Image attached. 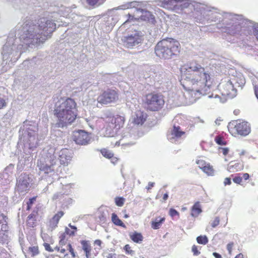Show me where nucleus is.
Returning a JSON list of instances; mask_svg holds the SVG:
<instances>
[{
	"label": "nucleus",
	"instance_id": "obj_1",
	"mask_svg": "<svg viewBox=\"0 0 258 258\" xmlns=\"http://www.w3.org/2000/svg\"><path fill=\"white\" fill-rule=\"evenodd\" d=\"M56 24L49 17L40 18L37 21H27L12 31L3 47V60L6 63L16 62L27 48L37 47L50 37Z\"/></svg>",
	"mask_w": 258,
	"mask_h": 258
},
{
	"label": "nucleus",
	"instance_id": "obj_2",
	"mask_svg": "<svg viewBox=\"0 0 258 258\" xmlns=\"http://www.w3.org/2000/svg\"><path fill=\"white\" fill-rule=\"evenodd\" d=\"M200 11L202 22H217V27L230 35L253 34L258 41V23L244 18L241 15L220 12L214 8L202 5Z\"/></svg>",
	"mask_w": 258,
	"mask_h": 258
},
{
	"label": "nucleus",
	"instance_id": "obj_3",
	"mask_svg": "<svg viewBox=\"0 0 258 258\" xmlns=\"http://www.w3.org/2000/svg\"><path fill=\"white\" fill-rule=\"evenodd\" d=\"M183 86L186 90L183 96L185 105L194 103L200 95L207 94L212 84L208 71L197 61L190 62L181 70Z\"/></svg>",
	"mask_w": 258,
	"mask_h": 258
},
{
	"label": "nucleus",
	"instance_id": "obj_4",
	"mask_svg": "<svg viewBox=\"0 0 258 258\" xmlns=\"http://www.w3.org/2000/svg\"><path fill=\"white\" fill-rule=\"evenodd\" d=\"M54 112L58 120V126L63 127L71 124L76 119L77 115L76 103L73 99L68 98L56 104Z\"/></svg>",
	"mask_w": 258,
	"mask_h": 258
},
{
	"label": "nucleus",
	"instance_id": "obj_5",
	"mask_svg": "<svg viewBox=\"0 0 258 258\" xmlns=\"http://www.w3.org/2000/svg\"><path fill=\"white\" fill-rule=\"evenodd\" d=\"M157 56L164 59H169L177 55L180 51V44L172 38H166L159 41L155 47Z\"/></svg>",
	"mask_w": 258,
	"mask_h": 258
},
{
	"label": "nucleus",
	"instance_id": "obj_6",
	"mask_svg": "<svg viewBox=\"0 0 258 258\" xmlns=\"http://www.w3.org/2000/svg\"><path fill=\"white\" fill-rule=\"evenodd\" d=\"M43 155L40 160H38L37 166L40 170V174L44 173L45 174L51 175L54 173L53 166L56 164L57 161L56 158L54 155V149L50 148L46 152L45 150L43 151Z\"/></svg>",
	"mask_w": 258,
	"mask_h": 258
},
{
	"label": "nucleus",
	"instance_id": "obj_7",
	"mask_svg": "<svg viewBox=\"0 0 258 258\" xmlns=\"http://www.w3.org/2000/svg\"><path fill=\"white\" fill-rule=\"evenodd\" d=\"M131 3H135L134 5L135 7L129 8L132 9V13H128L129 19L135 18L137 20H141L142 21H148L151 23H154L155 22V17L148 10H147L148 6L145 5V9L142 7V4L139 2L134 1Z\"/></svg>",
	"mask_w": 258,
	"mask_h": 258
},
{
	"label": "nucleus",
	"instance_id": "obj_8",
	"mask_svg": "<svg viewBox=\"0 0 258 258\" xmlns=\"http://www.w3.org/2000/svg\"><path fill=\"white\" fill-rule=\"evenodd\" d=\"M38 128L36 125H30L20 138L21 142L24 144L25 148L30 150L37 147L38 143L37 138Z\"/></svg>",
	"mask_w": 258,
	"mask_h": 258
},
{
	"label": "nucleus",
	"instance_id": "obj_9",
	"mask_svg": "<svg viewBox=\"0 0 258 258\" xmlns=\"http://www.w3.org/2000/svg\"><path fill=\"white\" fill-rule=\"evenodd\" d=\"M157 5L162 8L180 13L185 9L192 5L188 0H156Z\"/></svg>",
	"mask_w": 258,
	"mask_h": 258
},
{
	"label": "nucleus",
	"instance_id": "obj_10",
	"mask_svg": "<svg viewBox=\"0 0 258 258\" xmlns=\"http://www.w3.org/2000/svg\"><path fill=\"white\" fill-rule=\"evenodd\" d=\"M145 103L150 110L157 111L162 107L164 100L161 95L150 93L146 96Z\"/></svg>",
	"mask_w": 258,
	"mask_h": 258
},
{
	"label": "nucleus",
	"instance_id": "obj_11",
	"mask_svg": "<svg viewBox=\"0 0 258 258\" xmlns=\"http://www.w3.org/2000/svg\"><path fill=\"white\" fill-rule=\"evenodd\" d=\"M142 32L135 31L127 36H123L121 40L124 47L131 48L142 43L144 40Z\"/></svg>",
	"mask_w": 258,
	"mask_h": 258
},
{
	"label": "nucleus",
	"instance_id": "obj_12",
	"mask_svg": "<svg viewBox=\"0 0 258 258\" xmlns=\"http://www.w3.org/2000/svg\"><path fill=\"white\" fill-rule=\"evenodd\" d=\"M135 3H127L124 5L108 10L107 14L108 15L106 24L107 26L111 28L115 25L118 21V16L115 14V11L118 10H126L131 7H135Z\"/></svg>",
	"mask_w": 258,
	"mask_h": 258
},
{
	"label": "nucleus",
	"instance_id": "obj_13",
	"mask_svg": "<svg viewBox=\"0 0 258 258\" xmlns=\"http://www.w3.org/2000/svg\"><path fill=\"white\" fill-rule=\"evenodd\" d=\"M230 80H231L229 77L222 80L218 86L222 95L232 98L236 96L237 90L234 86V84Z\"/></svg>",
	"mask_w": 258,
	"mask_h": 258
},
{
	"label": "nucleus",
	"instance_id": "obj_14",
	"mask_svg": "<svg viewBox=\"0 0 258 258\" xmlns=\"http://www.w3.org/2000/svg\"><path fill=\"white\" fill-rule=\"evenodd\" d=\"M180 118L179 116H176L174 119V124L172 128L169 131L167 134V137L168 140L172 143L178 144L179 143L180 139L182 136L185 134V132L181 130L179 125H176L175 122L178 121Z\"/></svg>",
	"mask_w": 258,
	"mask_h": 258
},
{
	"label": "nucleus",
	"instance_id": "obj_15",
	"mask_svg": "<svg viewBox=\"0 0 258 258\" xmlns=\"http://www.w3.org/2000/svg\"><path fill=\"white\" fill-rule=\"evenodd\" d=\"M32 180L29 175L21 174L17 179L16 189L20 193L27 192L30 188V183Z\"/></svg>",
	"mask_w": 258,
	"mask_h": 258
},
{
	"label": "nucleus",
	"instance_id": "obj_16",
	"mask_svg": "<svg viewBox=\"0 0 258 258\" xmlns=\"http://www.w3.org/2000/svg\"><path fill=\"white\" fill-rule=\"evenodd\" d=\"M118 99V93L113 89L104 91L97 98V101L101 104H107L115 102Z\"/></svg>",
	"mask_w": 258,
	"mask_h": 258
},
{
	"label": "nucleus",
	"instance_id": "obj_17",
	"mask_svg": "<svg viewBox=\"0 0 258 258\" xmlns=\"http://www.w3.org/2000/svg\"><path fill=\"white\" fill-rule=\"evenodd\" d=\"M73 141L79 145L85 146L91 141V137L88 133L83 130L74 131L73 133Z\"/></svg>",
	"mask_w": 258,
	"mask_h": 258
},
{
	"label": "nucleus",
	"instance_id": "obj_18",
	"mask_svg": "<svg viewBox=\"0 0 258 258\" xmlns=\"http://www.w3.org/2000/svg\"><path fill=\"white\" fill-rule=\"evenodd\" d=\"M230 125L234 126L237 134L246 136L250 132L249 124L246 121L241 120H236L231 122Z\"/></svg>",
	"mask_w": 258,
	"mask_h": 258
},
{
	"label": "nucleus",
	"instance_id": "obj_19",
	"mask_svg": "<svg viewBox=\"0 0 258 258\" xmlns=\"http://www.w3.org/2000/svg\"><path fill=\"white\" fill-rule=\"evenodd\" d=\"M137 139V136L134 133L133 131L129 132L128 129H126L122 135V139L119 141H116L115 145H133L135 144V140Z\"/></svg>",
	"mask_w": 258,
	"mask_h": 258
},
{
	"label": "nucleus",
	"instance_id": "obj_20",
	"mask_svg": "<svg viewBox=\"0 0 258 258\" xmlns=\"http://www.w3.org/2000/svg\"><path fill=\"white\" fill-rule=\"evenodd\" d=\"M8 218L4 214H0V242L5 241L7 235L5 233L8 230Z\"/></svg>",
	"mask_w": 258,
	"mask_h": 258
},
{
	"label": "nucleus",
	"instance_id": "obj_21",
	"mask_svg": "<svg viewBox=\"0 0 258 258\" xmlns=\"http://www.w3.org/2000/svg\"><path fill=\"white\" fill-rule=\"evenodd\" d=\"M124 117L120 115H116L108 117L106 119L107 123H109L110 126L116 128V130H119L122 127L124 122Z\"/></svg>",
	"mask_w": 258,
	"mask_h": 258
},
{
	"label": "nucleus",
	"instance_id": "obj_22",
	"mask_svg": "<svg viewBox=\"0 0 258 258\" xmlns=\"http://www.w3.org/2000/svg\"><path fill=\"white\" fill-rule=\"evenodd\" d=\"M147 117V114L146 113L141 110H137L132 115V122L138 126H141L146 120Z\"/></svg>",
	"mask_w": 258,
	"mask_h": 258
},
{
	"label": "nucleus",
	"instance_id": "obj_23",
	"mask_svg": "<svg viewBox=\"0 0 258 258\" xmlns=\"http://www.w3.org/2000/svg\"><path fill=\"white\" fill-rule=\"evenodd\" d=\"M59 159L61 164H67L72 158L70 151L67 149H63L58 153Z\"/></svg>",
	"mask_w": 258,
	"mask_h": 258
},
{
	"label": "nucleus",
	"instance_id": "obj_24",
	"mask_svg": "<svg viewBox=\"0 0 258 258\" xmlns=\"http://www.w3.org/2000/svg\"><path fill=\"white\" fill-rule=\"evenodd\" d=\"M230 81L234 84V86L236 88L237 87H240L241 89L245 83V81L243 76L238 74L237 76H232L229 77Z\"/></svg>",
	"mask_w": 258,
	"mask_h": 258
},
{
	"label": "nucleus",
	"instance_id": "obj_25",
	"mask_svg": "<svg viewBox=\"0 0 258 258\" xmlns=\"http://www.w3.org/2000/svg\"><path fill=\"white\" fill-rule=\"evenodd\" d=\"M81 243L82 249L85 252L86 257L91 258V246L90 242L88 241L82 240Z\"/></svg>",
	"mask_w": 258,
	"mask_h": 258
},
{
	"label": "nucleus",
	"instance_id": "obj_26",
	"mask_svg": "<svg viewBox=\"0 0 258 258\" xmlns=\"http://www.w3.org/2000/svg\"><path fill=\"white\" fill-rule=\"evenodd\" d=\"M111 124L108 123L106 127L104 130V136L106 137H113L116 134L117 130L116 128H114L113 127L110 126Z\"/></svg>",
	"mask_w": 258,
	"mask_h": 258
},
{
	"label": "nucleus",
	"instance_id": "obj_27",
	"mask_svg": "<svg viewBox=\"0 0 258 258\" xmlns=\"http://www.w3.org/2000/svg\"><path fill=\"white\" fill-rule=\"evenodd\" d=\"M202 212L201 205L199 202H196L191 208V216L197 217Z\"/></svg>",
	"mask_w": 258,
	"mask_h": 258
},
{
	"label": "nucleus",
	"instance_id": "obj_28",
	"mask_svg": "<svg viewBox=\"0 0 258 258\" xmlns=\"http://www.w3.org/2000/svg\"><path fill=\"white\" fill-rule=\"evenodd\" d=\"M165 218L158 217L156 218L154 221L152 222V228L154 229H158L164 222Z\"/></svg>",
	"mask_w": 258,
	"mask_h": 258
},
{
	"label": "nucleus",
	"instance_id": "obj_29",
	"mask_svg": "<svg viewBox=\"0 0 258 258\" xmlns=\"http://www.w3.org/2000/svg\"><path fill=\"white\" fill-rule=\"evenodd\" d=\"M131 239L135 242L140 243L143 241V236L141 233L134 232L130 234Z\"/></svg>",
	"mask_w": 258,
	"mask_h": 258
},
{
	"label": "nucleus",
	"instance_id": "obj_30",
	"mask_svg": "<svg viewBox=\"0 0 258 258\" xmlns=\"http://www.w3.org/2000/svg\"><path fill=\"white\" fill-rule=\"evenodd\" d=\"M111 220L115 225L119 226L123 228L125 227L124 224L119 219L117 215L115 213L112 214Z\"/></svg>",
	"mask_w": 258,
	"mask_h": 258
},
{
	"label": "nucleus",
	"instance_id": "obj_31",
	"mask_svg": "<svg viewBox=\"0 0 258 258\" xmlns=\"http://www.w3.org/2000/svg\"><path fill=\"white\" fill-rule=\"evenodd\" d=\"M105 0H86L88 5L93 8L98 7L102 5Z\"/></svg>",
	"mask_w": 258,
	"mask_h": 258
},
{
	"label": "nucleus",
	"instance_id": "obj_32",
	"mask_svg": "<svg viewBox=\"0 0 258 258\" xmlns=\"http://www.w3.org/2000/svg\"><path fill=\"white\" fill-rule=\"evenodd\" d=\"M36 219L34 217V215L33 214H30L27 217V225L30 227H34L35 226Z\"/></svg>",
	"mask_w": 258,
	"mask_h": 258
},
{
	"label": "nucleus",
	"instance_id": "obj_33",
	"mask_svg": "<svg viewBox=\"0 0 258 258\" xmlns=\"http://www.w3.org/2000/svg\"><path fill=\"white\" fill-rule=\"evenodd\" d=\"M203 171L208 175L212 176L214 174V170L209 164H207Z\"/></svg>",
	"mask_w": 258,
	"mask_h": 258
},
{
	"label": "nucleus",
	"instance_id": "obj_34",
	"mask_svg": "<svg viewBox=\"0 0 258 258\" xmlns=\"http://www.w3.org/2000/svg\"><path fill=\"white\" fill-rule=\"evenodd\" d=\"M197 241L199 244L205 245L208 242V239L206 235H201L197 237Z\"/></svg>",
	"mask_w": 258,
	"mask_h": 258
},
{
	"label": "nucleus",
	"instance_id": "obj_35",
	"mask_svg": "<svg viewBox=\"0 0 258 258\" xmlns=\"http://www.w3.org/2000/svg\"><path fill=\"white\" fill-rule=\"evenodd\" d=\"M101 153L104 157L108 159L111 158L113 155L111 152L105 149L101 150Z\"/></svg>",
	"mask_w": 258,
	"mask_h": 258
},
{
	"label": "nucleus",
	"instance_id": "obj_36",
	"mask_svg": "<svg viewBox=\"0 0 258 258\" xmlns=\"http://www.w3.org/2000/svg\"><path fill=\"white\" fill-rule=\"evenodd\" d=\"M29 251L31 254L32 256H34L39 253L38 246H32L29 248Z\"/></svg>",
	"mask_w": 258,
	"mask_h": 258
},
{
	"label": "nucleus",
	"instance_id": "obj_37",
	"mask_svg": "<svg viewBox=\"0 0 258 258\" xmlns=\"http://www.w3.org/2000/svg\"><path fill=\"white\" fill-rule=\"evenodd\" d=\"M58 222L59 221L54 219L53 217L50 220L49 222V227L51 228V230L57 227Z\"/></svg>",
	"mask_w": 258,
	"mask_h": 258
},
{
	"label": "nucleus",
	"instance_id": "obj_38",
	"mask_svg": "<svg viewBox=\"0 0 258 258\" xmlns=\"http://www.w3.org/2000/svg\"><path fill=\"white\" fill-rule=\"evenodd\" d=\"M239 164H236L233 166H229L228 167V170L230 172L237 171L242 169L241 167H239Z\"/></svg>",
	"mask_w": 258,
	"mask_h": 258
},
{
	"label": "nucleus",
	"instance_id": "obj_39",
	"mask_svg": "<svg viewBox=\"0 0 258 258\" xmlns=\"http://www.w3.org/2000/svg\"><path fill=\"white\" fill-rule=\"evenodd\" d=\"M196 163L198 165L199 167L202 170L207 165V163H206L205 161L203 160H198L197 161Z\"/></svg>",
	"mask_w": 258,
	"mask_h": 258
},
{
	"label": "nucleus",
	"instance_id": "obj_40",
	"mask_svg": "<svg viewBox=\"0 0 258 258\" xmlns=\"http://www.w3.org/2000/svg\"><path fill=\"white\" fill-rule=\"evenodd\" d=\"M115 204L117 206L121 207L124 204V199L121 197L115 198Z\"/></svg>",
	"mask_w": 258,
	"mask_h": 258
},
{
	"label": "nucleus",
	"instance_id": "obj_41",
	"mask_svg": "<svg viewBox=\"0 0 258 258\" xmlns=\"http://www.w3.org/2000/svg\"><path fill=\"white\" fill-rule=\"evenodd\" d=\"M215 140L216 143L219 145H224L226 144L223 138L220 136L216 137Z\"/></svg>",
	"mask_w": 258,
	"mask_h": 258
},
{
	"label": "nucleus",
	"instance_id": "obj_42",
	"mask_svg": "<svg viewBox=\"0 0 258 258\" xmlns=\"http://www.w3.org/2000/svg\"><path fill=\"white\" fill-rule=\"evenodd\" d=\"M14 168V165L12 164H10L5 169V173L7 174L12 173L13 170Z\"/></svg>",
	"mask_w": 258,
	"mask_h": 258
},
{
	"label": "nucleus",
	"instance_id": "obj_43",
	"mask_svg": "<svg viewBox=\"0 0 258 258\" xmlns=\"http://www.w3.org/2000/svg\"><path fill=\"white\" fill-rule=\"evenodd\" d=\"M253 85L254 86L255 96L258 99V80L256 81H253Z\"/></svg>",
	"mask_w": 258,
	"mask_h": 258
},
{
	"label": "nucleus",
	"instance_id": "obj_44",
	"mask_svg": "<svg viewBox=\"0 0 258 258\" xmlns=\"http://www.w3.org/2000/svg\"><path fill=\"white\" fill-rule=\"evenodd\" d=\"M220 222L219 218L217 217L215 218L214 220L211 223V226L212 227L215 228L219 225Z\"/></svg>",
	"mask_w": 258,
	"mask_h": 258
},
{
	"label": "nucleus",
	"instance_id": "obj_45",
	"mask_svg": "<svg viewBox=\"0 0 258 258\" xmlns=\"http://www.w3.org/2000/svg\"><path fill=\"white\" fill-rule=\"evenodd\" d=\"M67 250H69V251L71 252V254L72 255L73 257L75 256V254L74 251V249L72 246V245L70 244H68L66 245Z\"/></svg>",
	"mask_w": 258,
	"mask_h": 258
},
{
	"label": "nucleus",
	"instance_id": "obj_46",
	"mask_svg": "<svg viewBox=\"0 0 258 258\" xmlns=\"http://www.w3.org/2000/svg\"><path fill=\"white\" fill-rule=\"evenodd\" d=\"M191 250L194 255L197 256L200 254V252L198 250L197 246L195 245L192 246Z\"/></svg>",
	"mask_w": 258,
	"mask_h": 258
},
{
	"label": "nucleus",
	"instance_id": "obj_47",
	"mask_svg": "<svg viewBox=\"0 0 258 258\" xmlns=\"http://www.w3.org/2000/svg\"><path fill=\"white\" fill-rule=\"evenodd\" d=\"M64 213L62 211L58 212L57 214H56L53 217L59 221L60 218L63 215Z\"/></svg>",
	"mask_w": 258,
	"mask_h": 258
},
{
	"label": "nucleus",
	"instance_id": "obj_48",
	"mask_svg": "<svg viewBox=\"0 0 258 258\" xmlns=\"http://www.w3.org/2000/svg\"><path fill=\"white\" fill-rule=\"evenodd\" d=\"M7 106V103L5 99L0 97V109L5 107Z\"/></svg>",
	"mask_w": 258,
	"mask_h": 258
},
{
	"label": "nucleus",
	"instance_id": "obj_49",
	"mask_svg": "<svg viewBox=\"0 0 258 258\" xmlns=\"http://www.w3.org/2000/svg\"><path fill=\"white\" fill-rule=\"evenodd\" d=\"M169 215L171 217H173V216H175L176 215H179V213L176 210H175V209L171 208V209H170L169 210Z\"/></svg>",
	"mask_w": 258,
	"mask_h": 258
},
{
	"label": "nucleus",
	"instance_id": "obj_50",
	"mask_svg": "<svg viewBox=\"0 0 258 258\" xmlns=\"http://www.w3.org/2000/svg\"><path fill=\"white\" fill-rule=\"evenodd\" d=\"M242 177L240 176H236L233 179V180L236 183L240 184L242 181Z\"/></svg>",
	"mask_w": 258,
	"mask_h": 258
},
{
	"label": "nucleus",
	"instance_id": "obj_51",
	"mask_svg": "<svg viewBox=\"0 0 258 258\" xmlns=\"http://www.w3.org/2000/svg\"><path fill=\"white\" fill-rule=\"evenodd\" d=\"M219 151L222 153L224 155H226L229 152V149L228 148H221L219 149Z\"/></svg>",
	"mask_w": 258,
	"mask_h": 258
},
{
	"label": "nucleus",
	"instance_id": "obj_52",
	"mask_svg": "<svg viewBox=\"0 0 258 258\" xmlns=\"http://www.w3.org/2000/svg\"><path fill=\"white\" fill-rule=\"evenodd\" d=\"M43 245H44V246L46 250L49 251V252H52L53 251V250L51 248V247H50V246L49 244H48L47 243H44Z\"/></svg>",
	"mask_w": 258,
	"mask_h": 258
},
{
	"label": "nucleus",
	"instance_id": "obj_53",
	"mask_svg": "<svg viewBox=\"0 0 258 258\" xmlns=\"http://www.w3.org/2000/svg\"><path fill=\"white\" fill-rule=\"evenodd\" d=\"M55 249H57L58 251H60V252L62 253H64L65 252V251L67 250V247L66 248H64L62 246H59V247H57V246H56L55 247Z\"/></svg>",
	"mask_w": 258,
	"mask_h": 258
},
{
	"label": "nucleus",
	"instance_id": "obj_54",
	"mask_svg": "<svg viewBox=\"0 0 258 258\" xmlns=\"http://www.w3.org/2000/svg\"><path fill=\"white\" fill-rule=\"evenodd\" d=\"M66 233L69 235H74L75 231L74 230H71L68 228H66L65 229Z\"/></svg>",
	"mask_w": 258,
	"mask_h": 258
},
{
	"label": "nucleus",
	"instance_id": "obj_55",
	"mask_svg": "<svg viewBox=\"0 0 258 258\" xmlns=\"http://www.w3.org/2000/svg\"><path fill=\"white\" fill-rule=\"evenodd\" d=\"M233 245H234L233 242H230L227 245V249L229 253H230L232 251V248Z\"/></svg>",
	"mask_w": 258,
	"mask_h": 258
},
{
	"label": "nucleus",
	"instance_id": "obj_56",
	"mask_svg": "<svg viewBox=\"0 0 258 258\" xmlns=\"http://www.w3.org/2000/svg\"><path fill=\"white\" fill-rule=\"evenodd\" d=\"M231 183V181L230 178L226 177L224 179V184L225 186L227 185H230Z\"/></svg>",
	"mask_w": 258,
	"mask_h": 258
},
{
	"label": "nucleus",
	"instance_id": "obj_57",
	"mask_svg": "<svg viewBox=\"0 0 258 258\" xmlns=\"http://www.w3.org/2000/svg\"><path fill=\"white\" fill-rule=\"evenodd\" d=\"M106 258H116V254L114 253H107Z\"/></svg>",
	"mask_w": 258,
	"mask_h": 258
},
{
	"label": "nucleus",
	"instance_id": "obj_58",
	"mask_svg": "<svg viewBox=\"0 0 258 258\" xmlns=\"http://www.w3.org/2000/svg\"><path fill=\"white\" fill-rule=\"evenodd\" d=\"M124 249L128 253H131L132 250L131 249V247L128 244H126L124 246Z\"/></svg>",
	"mask_w": 258,
	"mask_h": 258
},
{
	"label": "nucleus",
	"instance_id": "obj_59",
	"mask_svg": "<svg viewBox=\"0 0 258 258\" xmlns=\"http://www.w3.org/2000/svg\"><path fill=\"white\" fill-rule=\"evenodd\" d=\"M154 184L155 183L154 182H149L148 183V187H146V188L149 190L150 189H151L152 187L154 186Z\"/></svg>",
	"mask_w": 258,
	"mask_h": 258
},
{
	"label": "nucleus",
	"instance_id": "obj_60",
	"mask_svg": "<svg viewBox=\"0 0 258 258\" xmlns=\"http://www.w3.org/2000/svg\"><path fill=\"white\" fill-rule=\"evenodd\" d=\"M65 243V241H64V239L63 238H61L60 239V240H59V246H63L65 245L64 244Z\"/></svg>",
	"mask_w": 258,
	"mask_h": 258
},
{
	"label": "nucleus",
	"instance_id": "obj_61",
	"mask_svg": "<svg viewBox=\"0 0 258 258\" xmlns=\"http://www.w3.org/2000/svg\"><path fill=\"white\" fill-rule=\"evenodd\" d=\"M94 243L95 244L98 245L101 247L102 241L100 240L97 239L95 241Z\"/></svg>",
	"mask_w": 258,
	"mask_h": 258
},
{
	"label": "nucleus",
	"instance_id": "obj_62",
	"mask_svg": "<svg viewBox=\"0 0 258 258\" xmlns=\"http://www.w3.org/2000/svg\"><path fill=\"white\" fill-rule=\"evenodd\" d=\"M213 255L215 258H222L221 255L217 252H213Z\"/></svg>",
	"mask_w": 258,
	"mask_h": 258
},
{
	"label": "nucleus",
	"instance_id": "obj_63",
	"mask_svg": "<svg viewBox=\"0 0 258 258\" xmlns=\"http://www.w3.org/2000/svg\"><path fill=\"white\" fill-rule=\"evenodd\" d=\"M99 218H100L101 222H102L103 223H104L105 221H106V217L104 216H103V215L99 216Z\"/></svg>",
	"mask_w": 258,
	"mask_h": 258
},
{
	"label": "nucleus",
	"instance_id": "obj_64",
	"mask_svg": "<svg viewBox=\"0 0 258 258\" xmlns=\"http://www.w3.org/2000/svg\"><path fill=\"white\" fill-rule=\"evenodd\" d=\"M242 177L245 180H247L249 177V175L248 173H245L243 174V176Z\"/></svg>",
	"mask_w": 258,
	"mask_h": 258
}]
</instances>
